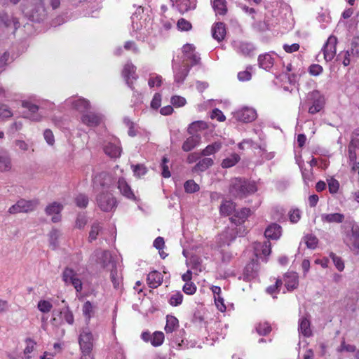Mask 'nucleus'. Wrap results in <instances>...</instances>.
Segmentation results:
<instances>
[{
  "label": "nucleus",
  "mask_w": 359,
  "mask_h": 359,
  "mask_svg": "<svg viewBox=\"0 0 359 359\" xmlns=\"http://www.w3.org/2000/svg\"><path fill=\"white\" fill-rule=\"evenodd\" d=\"M22 12L34 22L43 21L48 15L43 0H25L22 4Z\"/></svg>",
  "instance_id": "f257e3e1"
},
{
  "label": "nucleus",
  "mask_w": 359,
  "mask_h": 359,
  "mask_svg": "<svg viewBox=\"0 0 359 359\" xmlns=\"http://www.w3.org/2000/svg\"><path fill=\"white\" fill-rule=\"evenodd\" d=\"M256 191L255 184L248 182L245 179L235 177L230 181L229 192L233 197L243 198L248 194L255 193Z\"/></svg>",
  "instance_id": "f03ea898"
},
{
  "label": "nucleus",
  "mask_w": 359,
  "mask_h": 359,
  "mask_svg": "<svg viewBox=\"0 0 359 359\" xmlns=\"http://www.w3.org/2000/svg\"><path fill=\"white\" fill-rule=\"evenodd\" d=\"M95 201L99 208L103 212L114 211L117 206L116 198L108 190H102L97 194Z\"/></svg>",
  "instance_id": "7ed1b4c3"
},
{
  "label": "nucleus",
  "mask_w": 359,
  "mask_h": 359,
  "mask_svg": "<svg viewBox=\"0 0 359 359\" xmlns=\"http://www.w3.org/2000/svg\"><path fill=\"white\" fill-rule=\"evenodd\" d=\"M0 22L8 32L15 34L20 26L19 19L13 14L5 11L0 12Z\"/></svg>",
  "instance_id": "20e7f679"
},
{
  "label": "nucleus",
  "mask_w": 359,
  "mask_h": 359,
  "mask_svg": "<svg viewBox=\"0 0 359 359\" xmlns=\"http://www.w3.org/2000/svg\"><path fill=\"white\" fill-rule=\"evenodd\" d=\"M38 204L39 201L37 200L27 201L20 199L9 208L8 212L10 214L27 213L34 211Z\"/></svg>",
  "instance_id": "39448f33"
},
{
  "label": "nucleus",
  "mask_w": 359,
  "mask_h": 359,
  "mask_svg": "<svg viewBox=\"0 0 359 359\" xmlns=\"http://www.w3.org/2000/svg\"><path fill=\"white\" fill-rule=\"evenodd\" d=\"M344 242L353 251L359 250V226L353 225L350 231H348L344 238Z\"/></svg>",
  "instance_id": "423d86ee"
},
{
  "label": "nucleus",
  "mask_w": 359,
  "mask_h": 359,
  "mask_svg": "<svg viewBox=\"0 0 359 359\" xmlns=\"http://www.w3.org/2000/svg\"><path fill=\"white\" fill-rule=\"evenodd\" d=\"M62 280L67 285H72L77 292L82 290V283L77 273L70 268H66L62 273Z\"/></svg>",
  "instance_id": "0eeeda50"
},
{
  "label": "nucleus",
  "mask_w": 359,
  "mask_h": 359,
  "mask_svg": "<svg viewBox=\"0 0 359 359\" xmlns=\"http://www.w3.org/2000/svg\"><path fill=\"white\" fill-rule=\"evenodd\" d=\"M93 334L88 329L85 328L82 330L80 334L79 342L82 353H90L93 348Z\"/></svg>",
  "instance_id": "6e6552de"
},
{
  "label": "nucleus",
  "mask_w": 359,
  "mask_h": 359,
  "mask_svg": "<svg viewBox=\"0 0 359 359\" xmlns=\"http://www.w3.org/2000/svg\"><path fill=\"white\" fill-rule=\"evenodd\" d=\"M337 39L334 36H330L326 43L324 45L322 50L323 52L324 59L326 62L331 61L336 55V46Z\"/></svg>",
  "instance_id": "1a4fd4ad"
},
{
  "label": "nucleus",
  "mask_w": 359,
  "mask_h": 359,
  "mask_svg": "<svg viewBox=\"0 0 359 359\" xmlns=\"http://www.w3.org/2000/svg\"><path fill=\"white\" fill-rule=\"evenodd\" d=\"M235 118L245 123H249L254 121L257 117L256 111L250 107H243L239 110H238L235 113Z\"/></svg>",
  "instance_id": "9d476101"
},
{
  "label": "nucleus",
  "mask_w": 359,
  "mask_h": 359,
  "mask_svg": "<svg viewBox=\"0 0 359 359\" xmlns=\"http://www.w3.org/2000/svg\"><path fill=\"white\" fill-rule=\"evenodd\" d=\"M103 120L101 114L95 112H87L82 115V123L89 127H96L99 126Z\"/></svg>",
  "instance_id": "9b49d317"
},
{
  "label": "nucleus",
  "mask_w": 359,
  "mask_h": 359,
  "mask_svg": "<svg viewBox=\"0 0 359 359\" xmlns=\"http://www.w3.org/2000/svg\"><path fill=\"white\" fill-rule=\"evenodd\" d=\"M136 67L130 62H128L125 65L122 75L124 77L126 83L131 88L133 89V81L132 80H136L137 76L135 75Z\"/></svg>",
  "instance_id": "f8f14e48"
},
{
  "label": "nucleus",
  "mask_w": 359,
  "mask_h": 359,
  "mask_svg": "<svg viewBox=\"0 0 359 359\" xmlns=\"http://www.w3.org/2000/svg\"><path fill=\"white\" fill-rule=\"evenodd\" d=\"M99 262L104 269L109 270L115 268L116 264L112 260V257L109 251H100L97 252Z\"/></svg>",
  "instance_id": "ddd939ff"
},
{
  "label": "nucleus",
  "mask_w": 359,
  "mask_h": 359,
  "mask_svg": "<svg viewBox=\"0 0 359 359\" xmlns=\"http://www.w3.org/2000/svg\"><path fill=\"white\" fill-rule=\"evenodd\" d=\"M190 69L189 65L183 61L182 65L175 69L174 72L175 81L178 84H182L187 76Z\"/></svg>",
  "instance_id": "4468645a"
},
{
  "label": "nucleus",
  "mask_w": 359,
  "mask_h": 359,
  "mask_svg": "<svg viewBox=\"0 0 359 359\" xmlns=\"http://www.w3.org/2000/svg\"><path fill=\"white\" fill-rule=\"evenodd\" d=\"M311 97L313 100L312 105L309 109V112L311 114L319 112L324 106V98L319 95L318 92H313Z\"/></svg>",
  "instance_id": "2eb2a0df"
},
{
  "label": "nucleus",
  "mask_w": 359,
  "mask_h": 359,
  "mask_svg": "<svg viewBox=\"0 0 359 359\" xmlns=\"http://www.w3.org/2000/svg\"><path fill=\"white\" fill-rule=\"evenodd\" d=\"M117 188L118 189L120 193L127 198L132 200L135 198L134 193L124 178L121 177L118 179L117 182Z\"/></svg>",
  "instance_id": "dca6fc26"
},
{
  "label": "nucleus",
  "mask_w": 359,
  "mask_h": 359,
  "mask_svg": "<svg viewBox=\"0 0 359 359\" xmlns=\"http://www.w3.org/2000/svg\"><path fill=\"white\" fill-rule=\"evenodd\" d=\"M281 226L276 223H273L266 228L264 236L267 238L277 240L281 236Z\"/></svg>",
  "instance_id": "f3484780"
},
{
  "label": "nucleus",
  "mask_w": 359,
  "mask_h": 359,
  "mask_svg": "<svg viewBox=\"0 0 359 359\" xmlns=\"http://www.w3.org/2000/svg\"><path fill=\"white\" fill-rule=\"evenodd\" d=\"M201 139L199 135H191L184 142L182 147V150L186 152L191 151L200 144Z\"/></svg>",
  "instance_id": "a211bd4d"
},
{
  "label": "nucleus",
  "mask_w": 359,
  "mask_h": 359,
  "mask_svg": "<svg viewBox=\"0 0 359 359\" xmlns=\"http://www.w3.org/2000/svg\"><path fill=\"white\" fill-rule=\"evenodd\" d=\"M147 280L151 288H156L163 282V275L157 271H153L148 274Z\"/></svg>",
  "instance_id": "6ab92c4d"
},
{
  "label": "nucleus",
  "mask_w": 359,
  "mask_h": 359,
  "mask_svg": "<svg viewBox=\"0 0 359 359\" xmlns=\"http://www.w3.org/2000/svg\"><path fill=\"white\" fill-rule=\"evenodd\" d=\"M225 34V25L221 22L215 23L212 28V37L218 41H221L224 39Z\"/></svg>",
  "instance_id": "aec40b11"
},
{
  "label": "nucleus",
  "mask_w": 359,
  "mask_h": 359,
  "mask_svg": "<svg viewBox=\"0 0 359 359\" xmlns=\"http://www.w3.org/2000/svg\"><path fill=\"white\" fill-rule=\"evenodd\" d=\"M285 285L290 291L297 287L299 284L298 276L296 273L290 272L285 275Z\"/></svg>",
  "instance_id": "412c9836"
},
{
  "label": "nucleus",
  "mask_w": 359,
  "mask_h": 359,
  "mask_svg": "<svg viewBox=\"0 0 359 359\" xmlns=\"http://www.w3.org/2000/svg\"><path fill=\"white\" fill-rule=\"evenodd\" d=\"M214 163L212 158L205 157L201 159L192 168L194 172H204Z\"/></svg>",
  "instance_id": "4be33fe9"
},
{
  "label": "nucleus",
  "mask_w": 359,
  "mask_h": 359,
  "mask_svg": "<svg viewBox=\"0 0 359 359\" xmlns=\"http://www.w3.org/2000/svg\"><path fill=\"white\" fill-rule=\"evenodd\" d=\"M22 106L28 109L29 111L30 112V115H29L27 118L35 121H41V116L39 114H36L39 110V107L37 105L34 104L30 102L24 101L22 102Z\"/></svg>",
  "instance_id": "5701e85b"
},
{
  "label": "nucleus",
  "mask_w": 359,
  "mask_h": 359,
  "mask_svg": "<svg viewBox=\"0 0 359 359\" xmlns=\"http://www.w3.org/2000/svg\"><path fill=\"white\" fill-rule=\"evenodd\" d=\"M273 61L274 59L269 53L260 55L258 57L259 67L266 70H268L273 67Z\"/></svg>",
  "instance_id": "b1692460"
},
{
  "label": "nucleus",
  "mask_w": 359,
  "mask_h": 359,
  "mask_svg": "<svg viewBox=\"0 0 359 359\" xmlns=\"http://www.w3.org/2000/svg\"><path fill=\"white\" fill-rule=\"evenodd\" d=\"M321 219L327 223H341L344 219V215L341 213L322 214Z\"/></svg>",
  "instance_id": "393cba45"
},
{
  "label": "nucleus",
  "mask_w": 359,
  "mask_h": 359,
  "mask_svg": "<svg viewBox=\"0 0 359 359\" xmlns=\"http://www.w3.org/2000/svg\"><path fill=\"white\" fill-rule=\"evenodd\" d=\"M250 212V209L243 208L240 211H236L233 216L231 217L230 219L236 224H241L248 217Z\"/></svg>",
  "instance_id": "a878e982"
},
{
  "label": "nucleus",
  "mask_w": 359,
  "mask_h": 359,
  "mask_svg": "<svg viewBox=\"0 0 359 359\" xmlns=\"http://www.w3.org/2000/svg\"><path fill=\"white\" fill-rule=\"evenodd\" d=\"M220 213L228 216L236 212V204L231 201H224L220 205Z\"/></svg>",
  "instance_id": "bb28decb"
},
{
  "label": "nucleus",
  "mask_w": 359,
  "mask_h": 359,
  "mask_svg": "<svg viewBox=\"0 0 359 359\" xmlns=\"http://www.w3.org/2000/svg\"><path fill=\"white\" fill-rule=\"evenodd\" d=\"M104 151L105 154L110 156L111 158H117L119 157L121 153V149L119 146L113 144L109 143L107 144L104 148Z\"/></svg>",
  "instance_id": "cd10ccee"
},
{
  "label": "nucleus",
  "mask_w": 359,
  "mask_h": 359,
  "mask_svg": "<svg viewBox=\"0 0 359 359\" xmlns=\"http://www.w3.org/2000/svg\"><path fill=\"white\" fill-rule=\"evenodd\" d=\"M299 331L304 337H310L312 334L310 321L306 317H302L299 319Z\"/></svg>",
  "instance_id": "c85d7f7f"
},
{
  "label": "nucleus",
  "mask_w": 359,
  "mask_h": 359,
  "mask_svg": "<svg viewBox=\"0 0 359 359\" xmlns=\"http://www.w3.org/2000/svg\"><path fill=\"white\" fill-rule=\"evenodd\" d=\"M73 107L80 112H85L90 109V102L84 98H79L72 102Z\"/></svg>",
  "instance_id": "c756f323"
},
{
  "label": "nucleus",
  "mask_w": 359,
  "mask_h": 359,
  "mask_svg": "<svg viewBox=\"0 0 359 359\" xmlns=\"http://www.w3.org/2000/svg\"><path fill=\"white\" fill-rule=\"evenodd\" d=\"M212 8L216 14L224 15L227 12V6L226 0H214Z\"/></svg>",
  "instance_id": "7c9ffc66"
},
{
  "label": "nucleus",
  "mask_w": 359,
  "mask_h": 359,
  "mask_svg": "<svg viewBox=\"0 0 359 359\" xmlns=\"http://www.w3.org/2000/svg\"><path fill=\"white\" fill-rule=\"evenodd\" d=\"M241 158L238 154L234 153L232 154L230 156L224 158L222 162V167L223 168H229L233 165H235L239 161Z\"/></svg>",
  "instance_id": "2f4dec72"
},
{
  "label": "nucleus",
  "mask_w": 359,
  "mask_h": 359,
  "mask_svg": "<svg viewBox=\"0 0 359 359\" xmlns=\"http://www.w3.org/2000/svg\"><path fill=\"white\" fill-rule=\"evenodd\" d=\"M222 147L220 142H215L211 144L208 145L202 151L201 155L203 156H210L217 152Z\"/></svg>",
  "instance_id": "473e14b6"
},
{
  "label": "nucleus",
  "mask_w": 359,
  "mask_h": 359,
  "mask_svg": "<svg viewBox=\"0 0 359 359\" xmlns=\"http://www.w3.org/2000/svg\"><path fill=\"white\" fill-rule=\"evenodd\" d=\"M206 128L207 124L205 122L202 121H194L189 126L187 132L190 135H195V133H197L199 130H204Z\"/></svg>",
  "instance_id": "72a5a7b5"
},
{
  "label": "nucleus",
  "mask_w": 359,
  "mask_h": 359,
  "mask_svg": "<svg viewBox=\"0 0 359 359\" xmlns=\"http://www.w3.org/2000/svg\"><path fill=\"white\" fill-rule=\"evenodd\" d=\"M178 320L172 316H167L165 330L167 333L172 332L178 327Z\"/></svg>",
  "instance_id": "f704fd0d"
},
{
  "label": "nucleus",
  "mask_w": 359,
  "mask_h": 359,
  "mask_svg": "<svg viewBox=\"0 0 359 359\" xmlns=\"http://www.w3.org/2000/svg\"><path fill=\"white\" fill-rule=\"evenodd\" d=\"M82 311L86 320L89 321L90 318L94 315L95 306L91 304L90 302L87 301L83 306Z\"/></svg>",
  "instance_id": "c9c22d12"
},
{
  "label": "nucleus",
  "mask_w": 359,
  "mask_h": 359,
  "mask_svg": "<svg viewBox=\"0 0 359 359\" xmlns=\"http://www.w3.org/2000/svg\"><path fill=\"white\" fill-rule=\"evenodd\" d=\"M255 264L252 262L248 264L244 269L245 279L250 280L256 276V272L255 271Z\"/></svg>",
  "instance_id": "e433bc0d"
},
{
  "label": "nucleus",
  "mask_w": 359,
  "mask_h": 359,
  "mask_svg": "<svg viewBox=\"0 0 359 359\" xmlns=\"http://www.w3.org/2000/svg\"><path fill=\"white\" fill-rule=\"evenodd\" d=\"M238 49L242 54L249 55L255 50V47L252 43L241 42L238 46Z\"/></svg>",
  "instance_id": "4c0bfd02"
},
{
  "label": "nucleus",
  "mask_w": 359,
  "mask_h": 359,
  "mask_svg": "<svg viewBox=\"0 0 359 359\" xmlns=\"http://www.w3.org/2000/svg\"><path fill=\"white\" fill-rule=\"evenodd\" d=\"M62 208V205L59 203L54 202L46 207V212L48 215H55L60 213Z\"/></svg>",
  "instance_id": "58836bf2"
},
{
  "label": "nucleus",
  "mask_w": 359,
  "mask_h": 359,
  "mask_svg": "<svg viewBox=\"0 0 359 359\" xmlns=\"http://www.w3.org/2000/svg\"><path fill=\"white\" fill-rule=\"evenodd\" d=\"M61 233L59 230L57 229H52V231L49 233V240H50V245L52 246L53 249H55L57 245V239L60 236Z\"/></svg>",
  "instance_id": "ea45409f"
},
{
  "label": "nucleus",
  "mask_w": 359,
  "mask_h": 359,
  "mask_svg": "<svg viewBox=\"0 0 359 359\" xmlns=\"http://www.w3.org/2000/svg\"><path fill=\"white\" fill-rule=\"evenodd\" d=\"M11 168V158L8 156H0V171H8Z\"/></svg>",
  "instance_id": "a19ab883"
},
{
  "label": "nucleus",
  "mask_w": 359,
  "mask_h": 359,
  "mask_svg": "<svg viewBox=\"0 0 359 359\" xmlns=\"http://www.w3.org/2000/svg\"><path fill=\"white\" fill-rule=\"evenodd\" d=\"M102 229L100 224L98 222H95L91 226V229L89 233L88 240L90 242L95 241L97 238V236L99 234V232Z\"/></svg>",
  "instance_id": "79ce46f5"
},
{
  "label": "nucleus",
  "mask_w": 359,
  "mask_h": 359,
  "mask_svg": "<svg viewBox=\"0 0 359 359\" xmlns=\"http://www.w3.org/2000/svg\"><path fill=\"white\" fill-rule=\"evenodd\" d=\"M350 51L352 57L359 56V36L353 38L351 43Z\"/></svg>",
  "instance_id": "37998d69"
},
{
  "label": "nucleus",
  "mask_w": 359,
  "mask_h": 359,
  "mask_svg": "<svg viewBox=\"0 0 359 359\" xmlns=\"http://www.w3.org/2000/svg\"><path fill=\"white\" fill-rule=\"evenodd\" d=\"M256 330L259 335H266L271 331V327L268 323L264 322L257 325Z\"/></svg>",
  "instance_id": "c03bdc74"
},
{
  "label": "nucleus",
  "mask_w": 359,
  "mask_h": 359,
  "mask_svg": "<svg viewBox=\"0 0 359 359\" xmlns=\"http://www.w3.org/2000/svg\"><path fill=\"white\" fill-rule=\"evenodd\" d=\"M164 340V334L162 332H155L151 339V343L154 346L161 345Z\"/></svg>",
  "instance_id": "a18cd8bd"
},
{
  "label": "nucleus",
  "mask_w": 359,
  "mask_h": 359,
  "mask_svg": "<svg viewBox=\"0 0 359 359\" xmlns=\"http://www.w3.org/2000/svg\"><path fill=\"white\" fill-rule=\"evenodd\" d=\"M110 271L111 280L113 283L114 288L117 289L119 287L121 283V278L118 275L116 267L110 269Z\"/></svg>",
  "instance_id": "49530a36"
},
{
  "label": "nucleus",
  "mask_w": 359,
  "mask_h": 359,
  "mask_svg": "<svg viewBox=\"0 0 359 359\" xmlns=\"http://www.w3.org/2000/svg\"><path fill=\"white\" fill-rule=\"evenodd\" d=\"M60 313L68 324L72 325L74 323V316L69 307L63 309Z\"/></svg>",
  "instance_id": "de8ad7c7"
},
{
  "label": "nucleus",
  "mask_w": 359,
  "mask_h": 359,
  "mask_svg": "<svg viewBox=\"0 0 359 359\" xmlns=\"http://www.w3.org/2000/svg\"><path fill=\"white\" fill-rule=\"evenodd\" d=\"M37 308L42 313H48L53 308V305L48 301L40 300L38 302Z\"/></svg>",
  "instance_id": "09e8293b"
},
{
  "label": "nucleus",
  "mask_w": 359,
  "mask_h": 359,
  "mask_svg": "<svg viewBox=\"0 0 359 359\" xmlns=\"http://www.w3.org/2000/svg\"><path fill=\"white\" fill-rule=\"evenodd\" d=\"M184 189L187 193H194L199 190V185L194 180H188L184 183Z\"/></svg>",
  "instance_id": "8fccbe9b"
},
{
  "label": "nucleus",
  "mask_w": 359,
  "mask_h": 359,
  "mask_svg": "<svg viewBox=\"0 0 359 359\" xmlns=\"http://www.w3.org/2000/svg\"><path fill=\"white\" fill-rule=\"evenodd\" d=\"M306 246L311 249H315L318 245V238L313 235H306L304 237Z\"/></svg>",
  "instance_id": "3c124183"
},
{
  "label": "nucleus",
  "mask_w": 359,
  "mask_h": 359,
  "mask_svg": "<svg viewBox=\"0 0 359 359\" xmlns=\"http://www.w3.org/2000/svg\"><path fill=\"white\" fill-rule=\"evenodd\" d=\"M75 203L79 208H86L88 204V198L84 194H79L75 198Z\"/></svg>",
  "instance_id": "603ef678"
},
{
  "label": "nucleus",
  "mask_w": 359,
  "mask_h": 359,
  "mask_svg": "<svg viewBox=\"0 0 359 359\" xmlns=\"http://www.w3.org/2000/svg\"><path fill=\"white\" fill-rule=\"evenodd\" d=\"M183 299V295L181 292H178L172 294L169 300V303L170 305L177 306L182 304Z\"/></svg>",
  "instance_id": "864d4df0"
},
{
  "label": "nucleus",
  "mask_w": 359,
  "mask_h": 359,
  "mask_svg": "<svg viewBox=\"0 0 359 359\" xmlns=\"http://www.w3.org/2000/svg\"><path fill=\"white\" fill-rule=\"evenodd\" d=\"M338 352H355L356 351V347L354 345L352 344H346L344 339H343L341 342V345L337 348Z\"/></svg>",
  "instance_id": "5fc2aeb1"
},
{
  "label": "nucleus",
  "mask_w": 359,
  "mask_h": 359,
  "mask_svg": "<svg viewBox=\"0 0 359 359\" xmlns=\"http://www.w3.org/2000/svg\"><path fill=\"white\" fill-rule=\"evenodd\" d=\"M330 257L332 258L336 268L339 271H342L344 269V264L342 259L337 256L334 253L331 252L330 255Z\"/></svg>",
  "instance_id": "6e6d98bb"
},
{
  "label": "nucleus",
  "mask_w": 359,
  "mask_h": 359,
  "mask_svg": "<svg viewBox=\"0 0 359 359\" xmlns=\"http://www.w3.org/2000/svg\"><path fill=\"white\" fill-rule=\"evenodd\" d=\"M13 116V113L7 105H0V120L10 118Z\"/></svg>",
  "instance_id": "4d7b16f0"
},
{
  "label": "nucleus",
  "mask_w": 359,
  "mask_h": 359,
  "mask_svg": "<svg viewBox=\"0 0 359 359\" xmlns=\"http://www.w3.org/2000/svg\"><path fill=\"white\" fill-rule=\"evenodd\" d=\"M170 102L171 104L175 107H183L187 102L184 97L179 95L172 96L171 97Z\"/></svg>",
  "instance_id": "13d9d810"
},
{
  "label": "nucleus",
  "mask_w": 359,
  "mask_h": 359,
  "mask_svg": "<svg viewBox=\"0 0 359 359\" xmlns=\"http://www.w3.org/2000/svg\"><path fill=\"white\" fill-rule=\"evenodd\" d=\"M86 224V217L83 214H79L76 219L75 226L79 229H81L84 228Z\"/></svg>",
  "instance_id": "bf43d9fd"
},
{
  "label": "nucleus",
  "mask_w": 359,
  "mask_h": 359,
  "mask_svg": "<svg viewBox=\"0 0 359 359\" xmlns=\"http://www.w3.org/2000/svg\"><path fill=\"white\" fill-rule=\"evenodd\" d=\"M343 56V60H342V63L344 66H348L349 65L350 62H351V58L350 57L352 56L351 53V51L350 50H348L346 51H345L344 53V54L342 53H340L338 56H337V59L338 60H341V57Z\"/></svg>",
  "instance_id": "052dcab7"
},
{
  "label": "nucleus",
  "mask_w": 359,
  "mask_h": 359,
  "mask_svg": "<svg viewBox=\"0 0 359 359\" xmlns=\"http://www.w3.org/2000/svg\"><path fill=\"white\" fill-rule=\"evenodd\" d=\"M177 27L182 31H189L191 29V24L184 18H180L177 22Z\"/></svg>",
  "instance_id": "680f3d73"
},
{
  "label": "nucleus",
  "mask_w": 359,
  "mask_h": 359,
  "mask_svg": "<svg viewBox=\"0 0 359 359\" xmlns=\"http://www.w3.org/2000/svg\"><path fill=\"white\" fill-rule=\"evenodd\" d=\"M133 170L135 175L141 177L147 172V168L143 165H133Z\"/></svg>",
  "instance_id": "e2e57ef3"
},
{
  "label": "nucleus",
  "mask_w": 359,
  "mask_h": 359,
  "mask_svg": "<svg viewBox=\"0 0 359 359\" xmlns=\"http://www.w3.org/2000/svg\"><path fill=\"white\" fill-rule=\"evenodd\" d=\"M162 83V78L161 76L156 75L155 77L151 76L149 79L148 84L149 87L153 88L155 86H160Z\"/></svg>",
  "instance_id": "0e129e2a"
},
{
  "label": "nucleus",
  "mask_w": 359,
  "mask_h": 359,
  "mask_svg": "<svg viewBox=\"0 0 359 359\" xmlns=\"http://www.w3.org/2000/svg\"><path fill=\"white\" fill-rule=\"evenodd\" d=\"M196 290V287L193 283H186L183 287V291L187 294H193Z\"/></svg>",
  "instance_id": "69168bd1"
},
{
  "label": "nucleus",
  "mask_w": 359,
  "mask_h": 359,
  "mask_svg": "<svg viewBox=\"0 0 359 359\" xmlns=\"http://www.w3.org/2000/svg\"><path fill=\"white\" fill-rule=\"evenodd\" d=\"M211 118L212 119L215 118L219 121H224L226 118L225 116L223 114L222 111L218 109H215L211 114Z\"/></svg>",
  "instance_id": "338daca9"
},
{
  "label": "nucleus",
  "mask_w": 359,
  "mask_h": 359,
  "mask_svg": "<svg viewBox=\"0 0 359 359\" xmlns=\"http://www.w3.org/2000/svg\"><path fill=\"white\" fill-rule=\"evenodd\" d=\"M329 190L331 194H335L337 192L339 187V184L337 180L331 179L328 182Z\"/></svg>",
  "instance_id": "774afa93"
}]
</instances>
